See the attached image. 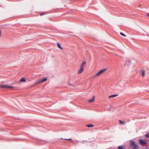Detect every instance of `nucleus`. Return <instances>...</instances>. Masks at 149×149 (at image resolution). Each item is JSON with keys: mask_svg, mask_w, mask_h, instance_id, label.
Wrapping results in <instances>:
<instances>
[{"mask_svg": "<svg viewBox=\"0 0 149 149\" xmlns=\"http://www.w3.org/2000/svg\"><path fill=\"white\" fill-rule=\"evenodd\" d=\"M107 70V69H104L98 72L95 74L94 76V77H96L97 76H99L101 74H102L104 72H105Z\"/></svg>", "mask_w": 149, "mask_h": 149, "instance_id": "obj_1", "label": "nucleus"}, {"mask_svg": "<svg viewBox=\"0 0 149 149\" xmlns=\"http://www.w3.org/2000/svg\"><path fill=\"white\" fill-rule=\"evenodd\" d=\"M131 147L133 149H138V148L137 145L133 141H131Z\"/></svg>", "mask_w": 149, "mask_h": 149, "instance_id": "obj_2", "label": "nucleus"}, {"mask_svg": "<svg viewBox=\"0 0 149 149\" xmlns=\"http://www.w3.org/2000/svg\"><path fill=\"white\" fill-rule=\"evenodd\" d=\"M0 87L3 88H13L14 87L12 86H9L6 85H0Z\"/></svg>", "mask_w": 149, "mask_h": 149, "instance_id": "obj_3", "label": "nucleus"}, {"mask_svg": "<svg viewBox=\"0 0 149 149\" xmlns=\"http://www.w3.org/2000/svg\"><path fill=\"white\" fill-rule=\"evenodd\" d=\"M47 79V78H45L41 80H38L36 81V84H38L39 83H42L46 81Z\"/></svg>", "mask_w": 149, "mask_h": 149, "instance_id": "obj_4", "label": "nucleus"}, {"mask_svg": "<svg viewBox=\"0 0 149 149\" xmlns=\"http://www.w3.org/2000/svg\"><path fill=\"white\" fill-rule=\"evenodd\" d=\"M139 141L140 144L142 146H143L146 143L144 140L142 139L139 140Z\"/></svg>", "mask_w": 149, "mask_h": 149, "instance_id": "obj_5", "label": "nucleus"}, {"mask_svg": "<svg viewBox=\"0 0 149 149\" xmlns=\"http://www.w3.org/2000/svg\"><path fill=\"white\" fill-rule=\"evenodd\" d=\"M84 68H83L80 67V69L78 71V74H80L82 73L84 70Z\"/></svg>", "mask_w": 149, "mask_h": 149, "instance_id": "obj_6", "label": "nucleus"}, {"mask_svg": "<svg viewBox=\"0 0 149 149\" xmlns=\"http://www.w3.org/2000/svg\"><path fill=\"white\" fill-rule=\"evenodd\" d=\"M86 64V62L85 61H84L81 64L80 67L84 68V67L85 66Z\"/></svg>", "mask_w": 149, "mask_h": 149, "instance_id": "obj_7", "label": "nucleus"}, {"mask_svg": "<svg viewBox=\"0 0 149 149\" xmlns=\"http://www.w3.org/2000/svg\"><path fill=\"white\" fill-rule=\"evenodd\" d=\"M95 96H94L92 99L90 100H88V102L89 103H91L93 102L94 101Z\"/></svg>", "mask_w": 149, "mask_h": 149, "instance_id": "obj_8", "label": "nucleus"}, {"mask_svg": "<svg viewBox=\"0 0 149 149\" xmlns=\"http://www.w3.org/2000/svg\"><path fill=\"white\" fill-rule=\"evenodd\" d=\"M118 95V94H115V95H111L109 96V98H111L117 97Z\"/></svg>", "mask_w": 149, "mask_h": 149, "instance_id": "obj_9", "label": "nucleus"}, {"mask_svg": "<svg viewBox=\"0 0 149 149\" xmlns=\"http://www.w3.org/2000/svg\"><path fill=\"white\" fill-rule=\"evenodd\" d=\"M120 124L121 125H124L125 124L126 122L125 121H122L121 120L119 121Z\"/></svg>", "mask_w": 149, "mask_h": 149, "instance_id": "obj_10", "label": "nucleus"}, {"mask_svg": "<svg viewBox=\"0 0 149 149\" xmlns=\"http://www.w3.org/2000/svg\"><path fill=\"white\" fill-rule=\"evenodd\" d=\"M145 70H143L142 71V76L143 77L145 76Z\"/></svg>", "mask_w": 149, "mask_h": 149, "instance_id": "obj_11", "label": "nucleus"}, {"mask_svg": "<svg viewBox=\"0 0 149 149\" xmlns=\"http://www.w3.org/2000/svg\"><path fill=\"white\" fill-rule=\"evenodd\" d=\"M57 46H58V47L60 48V49H61L62 50H63V48L62 47H61V46L60 45V44L59 43H57Z\"/></svg>", "mask_w": 149, "mask_h": 149, "instance_id": "obj_12", "label": "nucleus"}, {"mask_svg": "<svg viewBox=\"0 0 149 149\" xmlns=\"http://www.w3.org/2000/svg\"><path fill=\"white\" fill-rule=\"evenodd\" d=\"M20 81L21 82H25L26 81V80L24 78H22L20 79Z\"/></svg>", "mask_w": 149, "mask_h": 149, "instance_id": "obj_13", "label": "nucleus"}, {"mask_svg": "<svg viewBox=\"0 0 149 149\" xmlns=\"http://www.w3.org/2000/svg\"><path fill=\"white\" fill-rule=\"evenodd\" d=\"M87 126L89 127H92L94 126V125L92 124H89L87 125Z\"/></svg>", "mask_w": 149, "mask_h": 149, "instance_id": "obj_14", "label": "nucleus"}, {"mask_svg": "<svg viewBox=\"0 0 149 149\" xmlns=\"http://www.w3.org/2000/svg\"><path fill=\"white\" fill-rule=\"evenodd\" d=\"M145 136L147 138L149 137V133H148L147 134L145 135Z\"/></svg>", "mask_w": 149, "mask_h": 149, "instance_id": "obj_15", "label": "nucleus"}, {"mask_svg": "<svg viewBox=\"0 0 149 149\" xmlns=\"http://www.w3.org/2000/svg\"><path fill=\"white\" fill-rule=\"evenodd\" d=\"M118 149H123V148L121 146H119L118 147Z\"/></svg>", "mask_w": 149, "mask_h": 149, "instance_id": "obj_16", "label": "nucleus"}, {"mask_svg": "<svg viewBox=\"0 0 149 149\" xmlns=\"http://www.w3.org/2000/svg\"><path fill=\"white\" fill-rule=\"evenodd\" d=\"M120 34L121 35H122V36H126V35H125V34H124L123 33H122V32H120Z\"/></svg>", "mask_w": 149, "mask_h": 149, "instance_id": "obj_17", "label": "nucleus"}, {"mask_svg": "<svg viewBox=\"0 0 149 149\" xmlns=\"http://www.w3.org/2000/svg\"><path fill=\"white\" fill-rule=\"evenodd\" d=\"M65 139L66 140H69V141H72V140L71 138H70V139Z\"/></svg>", "mask_w": 149, "mask_h": 149, "instance_id": "obj_18", "label": "nucleus"}, {"mask_svg": "<svg viewBox=\"0 0 149 149\" xmlns=\"http://www.w3.org/2000/svg\"><path fill=\"white\" fill-rule=\"evenodd\" d=\"M44 13H41L40 14V15H41V16H42L43 15H44Z\"/></svg>", "mask_w": 149, "mask_h": 149, "instance_id": "obj_19", "label": "nucleus"}, {"mask_svg": "<svg viewBox=\"0 0 149 149\" xmlns=\"http://www.w3.org/2000/svg\"><path fill=\"white\" fill-rule=\"evenodd\" d=\"M147 15L149 17V13H147Z\"/></svg>", "mask_w": 149, "mask_h": 149, "instance_id": "obj_20", "label": "nucleus"}, {"mask_svg": "<svg viewBox=\"0 0 149 149\" xmlns=\"http://www.w3.org/2000/svg\"><path fill=\"white\" fill-rule=\"evenodd\" d=\"M1 31H0V36H1Z\"/></svg>", "mask_w": 149, "mask_h": 149, "instance_id": "obj_21", "label": "nucleus"}, {"mask_svg": "<svg viewBox=\"0 0 149 149\" xmlns=\"http://www.w3.org/2000/svg\"><path fill=\"white\" fill-rule=\"evenodd\" d=\"M126 63H125V65H126Z\"/></svg>", "mask_w": 149, "mask_h": 149, "instance_id": "obj_22", "label": "nucleus"}]
</instances>
